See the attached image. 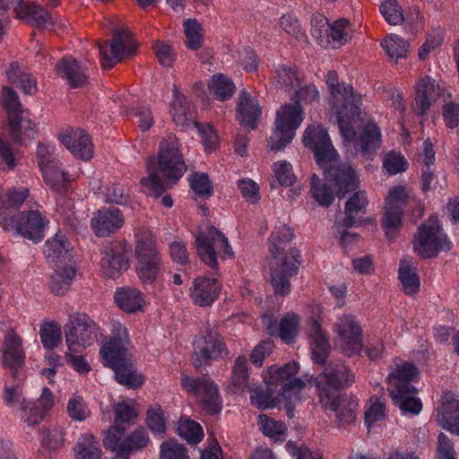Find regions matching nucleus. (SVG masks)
Here are the masks:
<instances>
[{"mask_svg": "<svg viewBox=\"0 0 459 459\" xmlns=\"http://www.w3.org/2000/svg\"><path fill=\"white\" fill-rule=\"evenodd\" d=\"M303 142L313 151L326 180L336 187L339 198H343L347 193L358 188L359 180L355 170L350 164L337 162V152L323 127L308 126L303 135Z\"/></svg>", "mask_w": 459, "mask_h": 459, "instance_id": "1", "label": "nucleus"}, {"mask_svg": "<svg viewBox=\"0 0 459 459\" xmlns=\"http://www.w3.org/2000/svg\"><path fill=\"white\" fill-rule=\"evenodd\" d=\"M160 171L172 183L162 179L152 161L148 162L149 177L143 178L141 184L149 188L155 197H159L166 189L172 186L186 172V166L178 148V141L175 135L169 134L160 143L158 154Z\"/></svg>", "mask_w": 459, "mask_h": 459, "instance_id": "2", "label": "nucleus"}, {"mask_svg": "<svg viewBox=\"0 0 459 459\" xmlns=\"http://www.w3.org/2000/svg\"><path fill=\"white\" fill-rule=\"evenodd\" d=\"M295 95L297 100L293 103L284 105L277 111L275 128L268 141V147L272 151H281L292 141L295 131L303 120L299 100L311 102L319 98V92L313 85L300 88Z\"/></svg>", "mask_w": 459, "mask_h": 459, "instance_id": "3", "label": "nucleus"}, {"mask_svg": "<svg viewBox=\"0 0 459 459\" xmlns=\"http://www.w3.org/2000/svg\"><path fill=\"white\" fill-rule=\"evenodd\" d=\"M325 82L332 96V106L337 115L340 133L345 142L356 139V132L351 126L356 117H359L360 97L356 95L349 83L340 82L337 73L329 71Z\"/></svg>", "mask_w": 459, "mask_h": 459, "instance_id": "4", "label": "nucleus"}, {"mask_svg": "<svg viewBox=\"0 0 459 459\" xmlns=\"http://www.w3.org/2000/svg\"><path fill=\"white\" fill-rule=\"evenodd\" d=\"M418 375L416 367L404 363L397 365L387 377L392 400L405 413L418 414L422 410L421 401L416 397L418 390L411 385Z\"/></svg>", "mask_w": 459, "mask_h": 459, "instance_id": "5", "label": "nucleus"}, {"mask_svg": "<svg viewBox=\"0 0 459 459\" xmlns=\"http://www.w3.org/2000/svg\"><path fill=\"white\" fill-rule=\"evenodd\" d=\"M299 371L297 362L286 363L281 367L272 366L269 368V385H281V396L285 401V411L288 418L294 417L295 403L302 400L300 394L306 384L301 378L295 377Z\"/></svg>", "mask_w": 459, "mask_h": 459, "instance_id": "6", "label": "nucleus"}, {"mask_svg": "<svg viewBox=\"0 0 459 459\" xmlns=\"http://www.w3.org/2000/svg\"><path fill=\"white\" fill-rule=\"evenodd\" d=\"M412 244L414 252L424 259L436 257L440 251L447 252L452 247L436 216H430L419 227Z\"/></svg>", "mask_w": 459, "mask_h": 459, "instance_id": "7", "label": "nucleus"}, {"mask_svg": "<svg viewBox=\"0 0 459 459\" xmlns=\"http://www.w3.org/2000/svg\"><path fill=\"white\" fill-rule=\"evenodd\" d=\"M95 322L84 313L70 316L65 326V342L71 352L79 353L91 346L98 335Z\"/></svg>", "mask_w": 459, "mask_h": 459, "instance_id": "8", "label": "nucleus"}, {"mask_svg": "<svg viewBox=\"0 0 459 459\" xmlns=\"http://www.w3.org/2000/svg\"><path fill=\"white\" fill-rule=\"evenodd\" d=\"M355 375L342 362H330L315 378L318 399H326L341 390L350 387Z\"/></svg>", "mask_w": 459, "mask_h": 459, "instance_id": "9", "label": "nucleus"}, {"mask_svg": "<svg viewBox=\"0 0 459 459\" xmlns=\"http://www.w3.org/2000/svg\"><path fill=\"white\" fill-rule=\"evenodd\" d=\"M0 223L4 231H12L21 235L35 243L44 238L45 220L38 211H28L19 213L17 220H13L6 210L0 211Z\"/></svg>", "mask_w": 459, "mask_h": 459, "instance_id": "10", "label": "nucleus"}, {"mask_svg": "<svg viewBox=\"0 0 459 459\" xmlns=\"http://www.w3.org/2000/svg\"><path fill=\"white\" fill-rule=\"evenodd\" d=\"M193 345V365L197 369L228 354L224 340L214 326H208L205 334L197 337Z\"/></svg>", "mask_w": 459, "mask_h": 459, "instance_id": "11", "label": "nucleus"}, {"mask_svg": "<svg viewBox=\"0 0 459 459\" xmlns=\"http://www.w3.org/2000/svg\"><path fill=\"white\" fill-rule=\"evenodd\" d=\"M136 273L143 285H152L160 272V256L152 238H142L135 246Z\"/></svg>", "mask_w": 459, "mask_h": 459, "instance_id": "12", "label": "nucleus"}, {"mask_svg": "<svg viewBox=\"0 0 459 459\" xmlns=\"http://www.w3.org/2000/svg\"><path fill=\"white\" fill-rule=\"evenodd\" d=\"M137 48L138 43L129 30H115L109 41L99 43L102 67H113L123 57L134 55Z\"/></svg>", "mask_w": 459, "mask_h": 459, "instance_id": "13", "label": "nucleus"}, {"mask_svg": "<svg viewBox=\"0 0 459 459\" xmlns=\"http://www.w3.org/2000/svg\"><path fill=\"white\" fill-rule=\"evenodd\" d=\"M131 247L119 240L108 242L100 250V271L104 277L118 278L129 266Z\"/></svg>", "mask_w": 459, "mask_h": 459, "instance_id": "14", "label": "nucleus"}, {"mask_svg": "<svg viewBox=\"0 0 459 459\" xmlns=\"http://www.w3.org/2000/svg\"><path fill=\"white\" fill-rule=\"evenodd\" d=\"M181 385L187 393H192L200 399L204 408L211 414L220 412L221 400L219 390L214 381L209 377H190L186 374H181Z\"/></svg>", "mask_w": 459, "mask_h": 459, "instance_id": "15", "label": "nucleus"}, {"mask_svg": "<svg viewBox=\"0 0 459 459\" xmlns=\"http://www.w3.org/2000/svg\"><path fill=\"white\" fill-rule=\"evenodd\" d=\"M196 252L201 260L212 268L217 266L216 248H223L226 255H233L227 238L215 227L210 226L205 231L197 234Z\"/></svg>", "mask_w": 459, "mask_h": 459, "instance_id": "16", "label": "nucleus"}, {"mask_svg": "<svg viewBox=\"0 0 459 459\" xmlns=\"http://www.w3.org/2000/svg\"><path fill=\"white\" fill-rule=\"evenodd\" d=\"M291 256L270 262L271 284L276 296H287L291 290L290 279L298 273L299 250H291Z\"/></svg>", "mask_w": 459, "mask_h": 459, "instance_id": "17", "label": "nucleus"}, {"mask_svg": "<svg viewBox=\"0 0 459 459\" xmlns=\"http://www.w3.org/2000/svg\"><path fill=\"white\" fill-rule=\"evenodd\" d=\"M335 331L338 342L348 357L359 354L362 349V330L354 316L344 315L339 317L335 323Z\"/></svg>", "mask_w": 459, "mask_h": 459, "instance_id": "18", "label": "nucleus"}, {"mask_svg": "<svg viewBox=\"0 0 459 459\" xmlns=\"http://www.w3.org/2000/svg\"><path fill=\"white\" fill-rule=\"evenodd\" d=\"M101 359L105 366L114 370L116 380L119 384L130 388H136L142 385L143 377L137 374L130 353L103 357Z\"/></svg>", "mask_w": 459, "mask_h": 459, "instance_id": "19", "label": "nucleus"}, {"mask_svg": "<svg viewBox=\"0 0 459 459\" xmlns=\"http://www.w3.org/2000/svg\"><path fill=\"white\" fill-rule=\"evenodd\" d=\"M325 410L334 412L339 424L348 425L356 420L358 401L347 394H335L326 399H319Z\"/></svg>", "mask_w": 459, "mask_h": 459, "instance_id": "20", "label": "nucleus"}, {"mask_svg": "<svg viewBox=\"0 0 459 459\" xmlns=\"http://www.w3.org/2000/svg\"><path fill=\"white\" fill-rule=\"evenodd\" d=\"M2 364L9 368L15 377L19 368L24 364L25 353L22 347L21 338L8 327L1 348Z\"/></svg>", "mask_w": 459, "mask_h": 459, "instance_id": "21", "label": "nucleus"}, {"mask_svg": "<svg viewBox=\"0 0 459 459\" xmlns=\"http://www.w3.org/2000/svg\"><path fill=\"white\" fill-rule=\"evenodd\" d=\"M17 17L23 19L30 26L39 28L58 27L66 28L68 25L57 18H53L45 9L35 4L20 1L15 7Z\"/></svg>", "mask_w": 459, "mask_h": 459, "instance_id": "22", "label": "nucleus"}, {"mask_svg": "<svg viewBox=\"0 0 459 459\" xmlns=\"http://www.w3.org/2000/svg\"><path fill=\"white\" fill-rule=\"evenodd\" d=\"M62 143L77 158L89 160L93 157L91 138L81 128H69L60 134Z\"/></svg>", "mask_w": 459, "mask_h": 459, "instance_id": "23", "label": "nucleus"}, {"mask_svg": "<svg viewBox=\"0 0 459 459\" xmlns=\"http://www.w3.org/2000/svg\"><path fill=\"white\" fill-rule=\"evenodd\" d=\"M124 221V216L118 208H104L93 214L91 226L97 236L106 237L119 230Z\"/></svg>", "mask_w": 459, "mask_h": 459, "instance_id": "24", "label": "nucleus"}, {"mask_svg": "<svg viewBox=\"0 0 459 459\" xmlns=\"http://www.w3.org/2000/svg\"><path fill=\"white\" fill-rule=\"evenodd\" d=\"M442 91L440 86L429 76L420 79L416 86L414 112L419 116L425 115L430 106L441 97Z\"/></svg>", "mask_w": 459, "mask_h": 459, "instance_id": "25", "label": "nucleus"}, {"mask_svg": "<svg viewBox=\"0 0 459 459\" xmlns=\"http://www.w3.org/2000/svg\"><path fill=\"white\" fill-rule=\"evenodd\" d=\"M56 74L65 80L71 88L82 87L88 82L86 68L73 56H65L55 65Z\"/></svg>", "mask_w": 459, "mask_h": 459, "instance_id": "26", "label": "nucleus"}, {"mask_svg": "<svg viewBox=\"0 0 459 459\" xmlns=\"http://www.w3.org/2000/svg\"><path fill=\"white\" fill-rule=\"evenodd\" d=\"M437 420L444 429L459 436V399L451 393L442 397L437 411Z\"/></svg>", "mask_w": 459, "mask_h": 459, "instance_id": "27", "label": "nucleus"}, {"mask_svg": "<svg viewBox=\"0 0 459 459\" xmlns=\"http://www.w3.org/2000/svg\"><path fill=\"white\" fill-rule=\"evenodd\" d=\"M221 289V286L216 279L197 277L190 289V298L197 306H210L217 299Z\"/></svg>", "mask_w": 459, "mask_h": 459, "instance_id": "28", "label": "nucleus"}, {"mask_svg": "<svg viewBox=\"0 0 459 459\" xmlns=\"http://www.w3.org/2000/svg\"><path fill=\"white\" fill-rule=\"evenodd\" d=\"M110 340L100 349V357L129 353L130 343L127 329L119 322H113Z\"/></svg>", "mask_w": 459, "mask_h": 459, "instance_id": "29", "label": "nucleus"}, {"mask_svg": "<svg viewBox=\"0 0 459 459\" xmlns=\"http://www.w3.org/2000/svg\"><path fill=\"white\" fill-rule=\"evenodd\" d=\"M237 110L241 126L248 129H254L256 126L262 110L257 100L245 90H242L239 93Z\"/></svg>", "mask_w": 459, "mask_h": 459, "instance_id": "30", "label": "nucleus"}, {"mask_svg": "<svg viewBox=\"0 0 459 459\" xmlns=\"http://www.w3.org/2000/svg\"><path fill=\"white\" fill-rule=\"evenodd\" d=\"M173 97L174 100L171 103V112L175 124L185 129L198 126V123L195 121V117L190 110L189 102L186 98L180 93L176 84L173 85Z\"/></svg>", "mask_w": 459, "mask_h": 459, "instance_id": "31", "label": "nucleus"}, {"mask_svg": "<svg viewBox=\"0 0 459 459\" xmlns=\"http://www.w3.org/2000/svg\"><path fill=\"white\" fill-rule=\"evenodd\" d=\"M11 128V136L14 142L24 143L34 138L36 134V125L30 117L24 115V111L12 113L8 117Z\"/></svg>", "mask_w": 459, "mask_h": 459, "instance_id": "32", "label": "nucleus"}, {"mask_svg": "<svg viewBox=\"0 0 459 459\" xmlns=\"http://www.w3.org/2000/svg\"><path fill=\"white\" fill-rule=\"evenodd\" d=\"M44 254L49 263L55 266L59 264L71 263L72 257L69 249V244L65 235L57 233L45 244Z\"/></svg>", "mask_w": 459, "mask_h": 459, "instance_id": "33", "label": "nucleus"}, {"mask_svg": "<svg viewBox=\"0 0 459 459\" xmlns=\"http://www.w3.org/2000/svg\"><path fill=\"white\" fill-rule=\"evenodd\" d=\"M293 232L288 227H281L277 231H273L269 238V252L272 261L291 256V250H298L296 247H290L286 250L287 245L293 239Z\"/></svg>", "mask_w": 459, "mask_h": 459, "instance_id": "34", "label": "nucleus"}, {"mask_svg": "<svg viewBox=\"0 0 459 459\" xmlns=\"http://www.w3.org/2000/svg\"><path fill=\"white\" fill-rule=\"evenodd\" d=\"M293 232L288 227H281L277 231H273L269 238V252L272 261L291 256V250H298L296 247H290L286 250L287 245L293 239Z\"/></svg>", "mask_w": 459, "mask_h": 459, "instance_id": "35", "label": "nucleus"}, {"mask_svg": "<svg viewBox=\"0 0 459 459\" xmlns=\"http://www.w3.org/2000/svg\"><path fill=\"white\" fill-rule=\"evenodd\" d=\"M5 74L9 82L19 87L24 93L29 95L37 93L36 79L18 62L11 63Z\"/></svg>", "mask_w": 459, "mask_h": 459, "instance_id": "36", "label": "nucleus"}, {"mask_svg": "<svg viewBox=\"0 0 459 459\" xmlns=\"http://www.w3.org/2000/svg\"><path fill=\"white\" fill-rule=\"evenodd\" d=\"M307 332L309 337L312 339L311 349L313 359L315 362L324 364L330 351L328 340L323 333L319 323L313 318L309 320Z\"/></svg>", "mask_w": 459, "mask_h": 459, "instance_id": "37", "label": "nucleus"}, {"mask_svg": "<svg viewBox=\"0 0 459 459\" xmlns=\"http://www.w3.org/2000/svg\"><path fill=\"white\" fill-rule=\"evenodd\" d=\"M117 305L126 313H134L141 310L144 305L143 293L133 287H123L115 293Z\"/></svg>", "mask_w": 459, "mask_h": 459, "instance_id": "38", "label": "nucleus"}, {"mask_svg": "<svg viewBox=\"0 0 459 459\" xmlns=\"http://www.w3.org/2000/svg\"><path fill=\"white\" fill-rule=\"evenodd\" d=\"M398 279L402 283L403 291L407 295H414L420 290V277L418 269L412 264L411 259L403 257L400 261Z\"/></svg>", "mask_w": 459, "mask_h": 459, "instance_id": "39", "label": "nucleus"}, {"mask_svg": "<svg viewBox=\"0 0 459 459\" xmlns=\"http://www.w3.org/2000/svg\"><path fill=\"white\" fill-rule=\"evenodd\" d=\"M368 203L367 194L365 191L355 192L345 204V216L342 220V226H345L346 228L357 226V217L360 213H365Z\"/></svg>", "mask_w": 459, "mask_h": 459, "instance_id": "40", "label": "nucleus"}, {"mask_svg": "<svg viewBox=\"0 0 459 459\" xmlns=\"http://www.w3.org/2000/svg\"><path fill=\"white\" fill-rule=\"evenodd\" d=\"M309 34L323 48H338L351 39L348 30H309Z\"/></svg>", "mask_w": 459, "mask_h": 459, "instance_id": "41", "label": "nucleus"}, {"mask_svg": "<svg viewBox=\"0 0 459 459\" xmlns=\"http://www.w3.org/2000/svg\"><path fill=\"white\" fill-rule=\"evenodd\" d=\"M357 144L363 155L374 152L381 145L379 127L373 122L367 123L362 128Z\"/></svg>", "mask_w": 459, "mask_h": 459, "instance_id": "42", "label": "nucleus"}, {"mask_svg": "<svg viewBox=\"0 0 459 459\" xmlns=\"http://www.w3.org/2000/svg\"><path fill=\"white\" fill-rule=\"evenodd\" d=\"M56 267L50 279L49 288L56 295H64L69 290L76 271L71 264H65L64 267L60 265Z\"/></svg>", "mask_w": 459, "mask_h": 459, "instance_id": "43", "label": "nucleus"}, {"mask_svg": "<svg viewBox=\"0 0 459 459\" xmlns=\"http://www.w3.org/2000/svg\"><path fill=\"white\" fill-rule=\"evenodd\" d=\"M76 459H101L99 441L91 434L81 436L74 446Z\"/></svg>", "mask_w": 459, "mask_h": 459, "instance_id": "44", "label": "nucleus"}, {"mask_svg": "<svg viewBox=\"0 0 459 459\" xmlns=\"http://www.w3.org/2000/svg\"><path fill=\"white\" fill-rule=\"evenodd\" d=\"M209 90L219 100H226L232 97L236 87L232 80L222 74H214L209 84Z\"/></svg>", "mask_w": 459, "mask_h": 459, "instance_id": "45", "label": "nucleus"}, {"mask_svg": "<svg viewBox=\"0 0 459 459\" xmlns=\"http://www.w3.org/2000/svg\"><path fill=\"white\" fill-rule=\"evenodd\" d=\"M381 46L391 58L399 60L406 57L409 44L398 35L392 33L385 36Z\"/></svg>", "mask_w": 459, "mask_h": 459, "instance_id": "46", "label": "nucleus"}, {"mask_svg": "<svg viewBox=\"0 0 459 459\" xmlns=\"http://www.w3.org/2000/svg\"><path fill=\"white\" fill-rule=\"evenodd\" d=\"M177 433L189 444L199 443L204 437L202 427L194 420L181 418L178 422Z\"/></svg>", "mask_w": 459, "mask_h": 459, "instance_id": "47", "label": "nucleus"}, {"mask_svg": "<svg viewBox=\"0 0 459 459\" xmlns=\"http://www.w3.org/2000/svg\"><path fill=\"white\" fill-rule=\"evenodd\" d=\"M150 438L147 431L143 428H138L125 437L122 446V455L142 450L148 446Z\"/></svg>", "mask_w": 459, "mask_h": 459, "instance_id": "48", "label": "nucleus"}, {"mask_svg": "<svg viewBox=\"0 0 459 459\" xmlns=\"http://www.w3.org/2000/svg\"><path fill=\"white\" fill-rule=\"evenodd\" d=\"M299 324V316L289 313L281 319L276 333L284 342L290 343L297 335Z\"/></svg>", "mask_w": 459, "mask_h": 459, "instance_id": "49", "label": "nucleus"}, {"mask_svg": "<svg viewBox=\"0 0 459 459\" xmlns=\"http://www.w3.org/2000/svg\"><path fill=\"white\" fill-rule=\"evenodd\" d=\"M403 210L385 206V212L382 218V226L385 230L386 237L391 240L394 237V232L400 228L402 224Z\"/></svg>", "mask_w": 459, "mask_h": 459, "instance_id": "50", "label": "nucleus"}, {"mask_svg": "<svg viewBox=\"0 0 459 459\" xmlns=\"http://www.w3.org/2000/svg\"><path fill=\"white\" fill-rule=\"evenodd\" d=\"M379 12L392 26H397L404 21L403 9L397 0H385L379 5Z\"/></svg>", "mask_w": 459, "mask_h": 459, "instance_id": "51", "label": "nucleus"}, {"mask_svg": "<svg viewBox=\"0 0 459 459\" xmlns=\"http://www.w3.org/2000/svg\"><path fill=\"white\" fill-rule=\"evenodd\" d=\"M311 193L313 197L322 206H330L334 199L333 190L323 184L320 185V178L316 174L311 177Z\"/></svg>", "mask_w": 459, "mask_h": 459, "instance_id": "52", "label": "nucleus"}, {"mask_svg": "<svg viewBox=\"0 0 459 459\" xmlns=\"http://www.w3.org/2000/svg\"><path fill=\"white\" fill-rule=\"evenodd\" d=\"M126 426H121L114 423L107 430L106 437L103 439L104 446L111 451H116L122 455V446L124 441V435Z\"/></svg>", "mask_w": 459, "mask_h": 459, "instance_id": "53", "label": "nucleus"}, {"mask_svg": "<svg viewBox=\"0 0 459 459\" xmlns=\"http://www.w3.org/2000/svg\"><path fill=\"white\" fill-rule=\"evenodd\" d=\"M190 186L200 197L209 198L213 193V186L206 173L195 172L189 178Z\"/></svg>", "mask_w": 459, "mask_h": 459, "instance_id": "54", "label": "nucleus"}, {"mask_svg": "<svg viewBox=\"0 0 459 459\" xmlns=\"http://www.w3.org/2000/svg\"><path fill=\"white\" fill-rule=\"evenodd\" d=\"M40 338L43 346L48 350L56 347L62 339L61 327L55 323H46L40 328Z\"/></svg>", "mask_w": 459, "mask_h": 459, "instance_id": "55", "label": "nucleus"}, {"mask_svg": "<svg viewBox=\"0 0 459 459\" xmlns=\"http://www.w3.org/2000/svg\"><path fill=\"white\" fill-rule=\"evenodd\" d=\"M275 82L280 88L290 89L298 85L299 78L295 67L280 65L275 71Z\"/></svg>", "mask_w": 459, "mask_h": 459, "instance_id": "56", "label": "nucleus"}, {"mask_svg": "<svg viewBox=\"0 0 459 459\" xmlns=\"http://www.w3.org/2000/svg\"><path fill=\"white\" fill-rule=\"evenodd\" d=\"M115 419L114 423L126 426L138 417V412L131 404L126 402H120L114 405Z\"/></svg>", "mask_w": 459, "mask_h": 459, "instance_id": "57", "label": "nucleus"}, {"mask_svg": "<svg viewBox=\"0 0 459 459\" xmlns=\"http://www.w3.org/2000/svg\"><path fill=\"white\" fill-rule=\"evenodd\" d=\"M160 459H188L186 448L175 439H169L160 445Z\"/></svg>", "mask_w": 459, "mask_h": 459, "instance_id": "58", "label": "nucleus"}, {"mask_svg": "<svg viewBox=\"0 0 459 459\" xmlns=\"http://www.w3.org/2000/svg\"><path fill=\"white\" fill-rule=\"evenodd\" d=\"M0 102L6 109L8 117L12 113L22 111L17 92L8 86L1 87Z\"/></svg>", "mask_w": 459, "mask_h": 459, "instance_id": "59", "label": "nucleus"}, {"mask_svg": "<svg viewBox=\"0 0 459 459\" xmlns=\"http://www.w3.org/2000/svg\"><path fill=\"white\" fill-rule=\"evenodd\" d=\"M248 384L247 360L245 356H238L232 368V385L242 389Z\"/></svg>", "mask_w": 459, "mask_h": 459, "instance_id": "60", "label": "nucleus"}, {"mask_svg": "<svg viewBox=\"0 0 459 459\" xmlns=\"http://www.w3.org/2000/svg\"><path fill=\"white\" fill-rule=\"evenodd\" d=\"M311 26L315 29H322L328 26L329 29H345L346 27H361V24L351 22L347 18H340L334 21L332 24L329 23L328 19L322 13H316L313 14L311 19Z\"/></svg>", "mask_w": 459, "mask_h": 459, "instance_id": "61", "label": "nucleus"}, {"mask_svg": "<svg viewBox=\"0 0 459 459\" xmlns=\"http://www.w3.org/2000/svg\"><path fill=\"white\" fill-rule=\"evenodd\" d=\"M273 170L281 186H290L295 183L296 177L290 162L286 160L275 162Z\"/></svg>", "mask_w": 459, "mask_h": 459, "instance_id": "62", "label": "nucleus"}, {"mask_svg": "<svg viewBox=\"0 0 459 459\" xmlns=\"http://www.w3.org/2000/svg\"><path fill=\"white\" fill-rule=\"evenodd\" d=\"M407 161L401 153L390 152L387 153L383 160V167L390 175H395L406 170Z\"/></svg>", "mask_w": 459, "mask_h": 459, "instance_id": "63", "label": "nucleus"}, {"mask_svg": "<svg viewBox=\"0 0 459 459\" xmlns=\"http://www.w3.org/2000/svg\"><path fill=\"white\" fill-rule=\"evenodd\" d=\"M259 420L263 433L270 437L279 439L287 430L283 422L276 421L266 415H261Z\"/></svg>", "mask_w": 459, "mask_h": 459, "instance_id": "64", "label": "nucleus"}]
</instances>
